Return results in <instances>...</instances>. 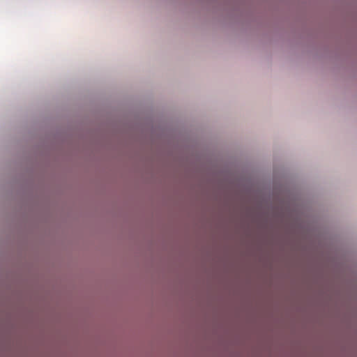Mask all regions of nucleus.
I'll return each mask as SVG.
<instances>
[{"instance_id":"nucleus-1","label":"nucleus","mask_w":357,"mask_h":357,"mask_svg":"<svg viewBox=\"0 0 357 357\" xmlns=\"http://www.w3.org/2000/svg\"><path fill=\"white\" fill-rule=\"evenodd\" d=\"M291 223H294V220H293L294 197H293V192H291Z\"/></svg>"}]
</instances>
